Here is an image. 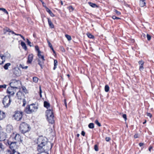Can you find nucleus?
<instances>
[{
  "label": "nucleus",
  "instance_id": "obj_48",
  "mask_svg": "<svg viewBox=\"0 0 154 154\" xmlns=\"http://www.w3.org/2000/svg\"><path fill=\"white\" fill-rule=\"evenodd\" d=\"M112 18L113 19H120V18H119V17H116V16H112Z\"/></svg>",
  "mask_w": 154,
  "mask_h": 154
},
{
  "label": "nucleus",
  "instance_id": "obj_14",
  "mask_svg": "<svg viewBox=\"0 0 154 154\" xmlns=\"http://www.w3.org/2000/svg\"><path fill=\"white\" fill-rule=\"evenodd\" d=\"M14 139L18 142L21 141L20 136L19 134H16L15 136Z\"/></svg>",
  "mask_w": 154,
  "mask_h": 154
},
{
  "label": "nucleus",
  "instance_id": "obj_61",
  "mask_svg": "<svg viewBox=\"0 0 154 154\" xmlns=\"http://www.w3.org/2000/svg\"><path fill=\"white\" fill-rule=\"evenodd\" d=\"M60 3H61V5H63V2L62 1H60Z\"/></svg>",
  "mask_w": 154,
  "mask_h": 154
},
{
  "label": "nucleus",
  "instance_id": "obj_21",
  "mask_svg": "<svg viewBox=\"0 0 154 154\" xmlns=\"http://www.w3.org/2000/svg\"><path fill=\"white\" fill-rule=\"evenodd\" d=\"M48 21L50 26L51 28H53L54 27V25L49 18H48Z\"/></svg>",
  "mask_w": 154,
  "mask_h": 154
},
{
  "label": "nucleus",
  "instance_id": "obj_33",
  "mask_svg": "<svg viewBox=\"0 0 154 154\" xmlns=\"http://www.w3.org/2000/svg\"><path fill=\"white\" fill-rule=\"evenodd\" d=\"M95 123L97 124L98 126L100 127L101 126L100 124L98 122L97 120H96L94 122Z\"/></svg>",
  "mask_w": 154,
  "mask_h": 154
},
{
  "label": "nucleus",
  "instance_id": "obj_1",
  "mask_svg": "<svg viewBox=\"0 0 154 154\" xmlns=\"http://www.w3.org/2000/svg\"><path fill=\"white\" fill-rule=\"evenodd\" d=\"M36 143L38 144L37 150L39 152L47 151L52 148L51 143L48 142L46 138L43 136H40L38 138Z\"/></svg>",
  "mask_w": 154,
  "mask_h": 154
},
{
  "label": "nucleus",
  "instance_id": "obj_49",
  "mask_svg": "<svg viewBox=\"0 0 154 154\" xmlns=\"http://www.w3.org/2000/svg\"><path fill=\"white\" fill-rule=\"evenodd\" d=\"M16 35H20L21 36V37L24 40H25V38L24 37L21 35V34H16Z\"/></svg>",
  "mask_w": 154,
  "mask_h": 154
},
{
  "label": "nucleus",
  "instance_id": "obj_15",
  "mask_svg": "<svg viewBox=\"0 0 154 154\" xmlns=\"http://www.w3.org/2000/svg\"><path fill=\"white\" fill-rule=\"evenodd\" d=\"M6 154H20V153L16 151L11 152L10 150H8L7 151Z\"/></svg>",
  "mask_w": 154,
  "mask_h": 154
},
{
  "label": "nucleus",
  "instance_id": "obj_55",
  "mask_svg": "<svg viewBox=\"0 0 154 154\" xmlns=\"http://www.w3.org/2000/svg\"><path fill=\"white\" fill-rule=\"evenodd\" d=\"M81 134L83 136H85V132L83 131H82V133H81Z\"/></svg>",
  "mask_w": 154,
  "mask_h": 154
},
{
  "label": "nucleus",
  "instance_id": "obj_44",
  "mask_svg": "<svg viewBox=\"0 0 154 154\" xmlns=\"http://www.w3.org/2000/svg\"><path fill=\"white\" fill-rule=\"evenodd\" d=\"M15 75L17 76H19L20 75V74H21V72H20V71H19V72H18V73H17L16 72V71H15Z\"/></svg>",
  "mask_w": 154,
  "mask_h": 154
},
{
  "label": "nucleus",
  "instance_id": "obj_20",
  "mask_svg": "<svg viewBox=\"0 0 154 154\" xmlns=\"http://www.w3.org/2000/svg\"><path fill=\"white\" fill-rule=\"evenodd\" d=\"M11 64L10 63H8L5 64L4 66L5 69L7 70L8 69V67L11 66Z\"/></svg>",
  "mask_w": 154,
  "mask_h": 154
},
{
  "label": "nucleus",
  "instance_id": "obj_37",
  "mask_svg": "<svg viewBox=\"0 0 154 154\" xmlns=\"http://www.w3.org/2000/svg\"><path fill=\"white\" fill-rule=\"evenodd\" d=\"M94 149L96 151H97L98 150V147L97 145H95L94 146Z\"/></svg>",
  "mask_w": 154,
  "mask_h": 154
},
{
  "label": "nucleus",
  "instance_id": "obj_2",
  "mask_svg": "<svg viewBox=\"0 0 154 154\" xmlns=\"http://www.w3.org/2000/svg\"><path fill=\"white\" fill-rule=\"evenodd\" d=\"M31 129L30 125L25 122H23L20 125L19 129L20 131L23 134L29 132Z\"/></svg>",
  "mask_w": 154,
  "mask_h": 154
},
{
  "label": "nucleus",
  "instance_id": "obj_59",
  "mask_svg": "<svg viewBox=\"0 0 154 154\" xmlns=\"http://www.w3.org/2000/svg\"><path fill=\"white\" fill-rule=\"evenodd\" d=\"M9 32H11L13 34H14L15 35H16V34L14 31L10 30Z\"/></svg>",
  "mask_w": 154,
  "mask_h": 154
},
{
  "label": "nucleus",
  "instance_id": "obj_56",
  "mask_svg": "<svg viewBox=\"0 0 154 154\" xmlns=\"http://www.w3.org/2000/svg\"><path fill=\"white\" fill-rule=\"evenodd\" d=\"M2 60L1 59V57H0V64H1L3 63V62H2Z\"/></svg>",
  "mask_w": 154,
  "mask_h": 154
},
{
  "label": "nucleus",
  "instance_id": "obj_8",
  "mask_svg": "<svg viewBox=\"0 0 154 154\" xmlns=\"http://www.w3.org/2000/svg\"><path fill=\"white\" fill-rule=\"evenodd\" d=\"M22 116V112L17 111L15 113L14 116L15 120L17 121H19L21 119Z\"/></svg>",
  "mask_w": 154,
  "mask_h": 154
},
{
  "label": "nucleus",
  "instance_id": "obj_12",
  "mask_svg": "<svg viewBox=\"0 0 154 154\" xmlns=\"http://www.w3.org/2000/svg\"><path fill=\"white\" fill-rule=\"evenodd\" d=\"M33 58V55L32 54L29 55L28 56V60L27 61V63H30L32 60Z\"/></svg>",
  "mask_w": 154,
  "mask_h": 154
},
{
  "label": "nucleus",
  "instance_id": "obj_51",
  "mask_svg": "<svg viewBox=\"0 0 154 154\" xmlns=\"http://www.w3.org/2000/svg\"><path fill=\"white\" fill-rule=\"evenodd\" d=\"M125 119V120L126 121L127 119L126 115V114H123L122 116Z\"/></svg>",
  "mask_w": 154,
  "mask_h": 154
},
{
  "label": "nucleus",
  "instance_id": "obj_30",
  "mask_svg": "<svg viewBox=\"0 0 154 154\" xmlns=\"http://www.w3.org/2000/svg\"><path fill=\"white\" fill-rule=\"evenodd\" d=\"M10 30V29L7 27H5L4 29V31L5 33H6L7 32H9Z\"/></svg>",
  "mask_w": 154,
  "mask_h": 154
},
{
  "label": "nucleus",
  "instance_id": "obj_4",
  "mask_svg": "<svg viewBox=\"0 0 154 154\" xmlns=\"http://www.w3.org/2000/svg\"><path fill=\"white\" fill-rule=\"evenodd\" d=\"M38 107L34 104H32L28 106L26 108L25 111L27 113H31L36 111Z\"/></svg>",
  "mask_w": 154,
  "mask_h": 154
},
{
  "label": "nucleus",
  "instance_id": "obj_10",
  "mask_svg": "<svg viewBox=\"0 0 154 154\" xmlns=\"http://www.w3.org/2000/svg\"><path fill=\"white\" fill-rule=\"evenodd\" d=\"M19 83H20V81L13 80H12V82L10 83V85L16 89L17 88Z\"/></svg>",
  "mask_w": 154,
  "mask_h": 154
},
{
  "label": "nucleus",
  "instance_id": "obj_53",
  "mask_svg": "<svg viewBox=\"0 0 154 154\" xmlns=\"http://www.w3.org/2000/svg\"><path fill=\"white\" fill-rule=\"evenodd\" d=\"M51 49H52V50L53 51V52L54 55L55 56L56 55V54L55 52L54 51V50L53 48L52 47Z\"/></svg>",
  "mask_w": 154,
  "mask_h": 154
},
{
  "label": "nucleus",
  "instance_id": "obj_52",
  "mask_svg": "<svg viewBox=\"0 0 154 154\" xmlns=\"http://www.w3.org/2000/svg\"><path fill=\"white\" fill-rule=\"evenodd\" d=\"M147 116H149L150 117V118H151L152 116V114L149 113H147Z\"/></svg>",
  "mask_w": 154,
  "mask_h": 154
},
{
  "label": "nucleus",
  "instance_id": "obj_42",
  "mask_svg": "<svg viewBox=\"0 0 154 154\" xmlns=\"http://www.w3.org/2000/svg\"><path fill=\"white\" fill-rule=\"evenodd\" d=\"M147 39L149 41L150 40L151 38V37L148 34H147Z\"/></svg>",
  "mask_w": 154,
  "mask_h": 154
},
{
  "label": "nucleus",
  "instance_id": "obj_18",
  "mask_svg": "<svg viewBox=\"0 0 154 154\" xmlns=\"http://www.w3.org/2000/svg\"><path fill=\"white\" fill-rule=\"evenodd\" d=\"M21 45L23 48L25 50L27 49V47L25 43L23 42H22L21 43Z\"/></svg>",
  "mask_w": 154,
  "mask_h": 154
},
{
  "label": "nucleus",
  "instance_id": "obj_5",
  "mask_svg": "<svg viewBox=\"0 0 154 154\" xmlns=\"http://www.w3.org/2000/svg\"><path fill=\"white\" fill-rule=\"evenodd\" d=\"M41 53L40 51H39L38 53V55L39 58H40V59L38 60V64L40 66L41 68L42 69L44 64V61L45 60V59L44 56L41 54Z\"/></svg>",
  "mask_w": 154,
  "mask_h": 154
},
{
  "label": "nucleus",
  "instance_id": "obj_36",
  "mask_svg": "<svg viewBox=\"0 0 154 154\" xmlns=\"http://www.w3.org/2000/svg\"><path fill=\"white\" fill-rule=\"evenodd\" d=\"M26 41L27 43V44L30 47L32 46V45H31V43L29 41V40L28 38L26 39Z\"/></svg>",
  "mask_w": 154,
  "mask_h": 154
},
{
  "label": "nucleus",
  "instance_id": "obj_43",
  "mask_svg": "<svg viewBox=\"0 0 154 154\" xmlns=\"http://www.w3.org/2000/svg\"><path fill=\"white\" fill-rule=\"evenodd\" d=\"M138 63L140 65H143L144 64V62L142 60H140L139 61Z\"/></svg>",
  "mask_w": 154,
  "mask_h": 154
},
{
  "label": "nucleus",
  "instance_id": "obj_35",
  "mask_svg": "<svg viewBox=\"0 0 154 154\" xmlns=\"http://www.w3.org/2000/svg\"><path fill=\"white\" fill-rule=\"evenodd\" d=\"M114 11L115 12L116 14L118 16L119 15L121 14V13L120 12H119V11H117L116 10H115Z\"/></svg>",
  "mask_w": 154,
  "mask_h": 154
},
{
  "label": "nucleus",
  "instance_id": "obj_45",
  "mask_svg": "<svg viewBox=\"0 0 154 154\" xmlns=\"http://www.w3.org/2000/svg\"><path fill=\"white\" fill-rule=\"evenodd\" d=\"M6 85H0V88H6Z\"/></svg>",
  "mask_w": 154,
  "mask_h": 154
},
{
  "label": "nucleus",
  "instance_id": "obj_19",
  "mask_svg": "<svg viewBox=\"0 0 154 154\" xmlns=\"http://www.w3.org/2000/svg\"><path fill=\"white\" fill-rule=\"evenodd\" d=\"M44 106L47 109H48L50 107V104L47 102L45 101L44 102Z\"/></svg>",
  "mask_w": 154,
  "mask_h": 154
},
{
  "label": "nucleus",
  "instance_id": "obj_11",
  "mask_svg": "<svg viewBox=\"0 0 154 154\" xmlns=\"http://www.w3.org/2000/svg\"><path fill=\"white\" fill-rule=\"evenodd\" d=\"M6 134L2 131H0V141H3L5 140L6 138Z\"/></svg>",
  "mask_w": 154,
  "mask_h": 154
},
{
  "label": "nucleus",
  "instance_id": "obj_29",
  "mask_svg": "<svg viewBox=\"0 0 154 154\" xmlns=\"http://www.w3.org/2000/svg\"><path fill=\"white\" fill-rule=\"evenodd\" d=\"M0 10L2 11L3 12H4L6 14H8V11L5 8H0Z\"/></svg>",
  "mask_w": 154,
  "mask_h": 154
},
{
  "label": "nucleus",
  "instance_id": "obj_31",
  "mask_svg": "<svg viewBox=\"0 0 154 154\" xmlns=\"http://www.w3.org/2000/svg\"><path fill=\"white\" fill-rule=\"evenodd\" d=\"M87 35L90 38H93L94 37V36L90 33H87Z\"/></svg>",
  "mask_w": 154,
  "mask_h": 154
},
{
  "label": "nucleus",
  "instance_id": "obj_40",
  "mask_svg": "<svg viewBox=\"0 0 154 154\" xmlns=\"http://www.w3.org/2000/svg\"><path fill=\"white\" fill-rule=\"evenodd\" d=\"M143 65H140L139 67V70L140 71L143 70Z\"/></svg>",
  "mask_w": 154,
  "mask_h": 154
},
{
  "label": "nucleus",
  "instance_id": "obj_28",
  "mask_svg": "<svg viewBox=\"0 0 154 154\" xmlns=\"http://www.w3.org/2000/svg\"><path fill=\"white\" fill-rule=\"evenodd\" d=\"M33 81L37 83L38 81V78L36 77H34L33 78Z\"/></svg>",
  "mask_w": 154,
  "mask_h": 154
},
{
  "label": "nucleus",
  "instance_id": "obj_41",
  "mask_svg": "<svg viewBox=\"0 0 154 154\" xmlns=\"http://www.w3.org/2000/svg\"><path fill=\"white\" fill-rule=\"evenodd\" d=\"M47 42L48 43L49 46L51 48H52L53 47H52V45L50 43V42L48 40H47Z\"/></svg>",
  "mask_w": 154,
  "mask_h": 154
},
{
  "label": "nucleus",
  "instance_id": "obj_7",
  "mask_svg": "<svg viewBox=\"0 0 154 154\" xmlns=\"http://www.w3.org/2000/svg\"><path fill=\"white\" fill-rule=\"evenodd\" d=\"M7 143L9 146L12 152L16 151L15 150L17 148V146L15 142H11L9 140H7Z\"/></svg>",
  "mask_w": 154,
  "mask_h": 154
},
{
  "label": "nucleus",
  "instance_id": "obj_32",
  "mask_svg": "<svg viewBox=\"0 0 154 154\" xmlns=\"http://www.w3.org/2000/svg\"><path fill=\"white\" fill-rule=\"evenodd\" d=\"M65 36L69 41H70L71 40V37L69 35H66Z\"/></svg>",
  "mask_w": 154,
  "mask_h": 154
},
{
  "label": "nucleus",
  "instance_id": "obj_17",
  "mask_svg": "<svg viewBox=\"0 0 154 154\" xmlns=\"http://www.w3.org/2000/svg\"><path fill=\"white\" fill-rule=\"evenodd\" d=\"M146 3L144 2V0H140V6L142 7H143L145 5Z\"/></svg>",
  "mask_w": 154,
  "mask_h": 154
},
{
  "label": "nucleus",
  "instance_id": "obj_63",
  "mask_svg": "<svg viewBox=\"0 0 154 154\" xmlns=\"http://www.w3.org/2000/svg\"><path fill=\"white\" fill-rule=\"evenodd\" d=\"M61 50L62 51H64V49L63 48H61Z\"/></svg>",
  "mask_w": 154,
  "mask_h": 154
},
{
  "label": "nucleus",
  "instance_id": "obj_57",
  "mask_svg": "<svg viewBox=\"0 0 154 154\" xmlns=\"http://www.w3.org/2000/svg\"><path fill=\"white\" fill-rule=\"evenodd\" d=\"M144 145V143H140L139 144V145L140 146H141Z\"/></svg>",
  "mask_w": 154,
  "mask_h": 154
},
{
  "label": "nucleus",
  "instance_id": "obj_34",
  "mask_svg": "<svg viewBox=\"0 0 154 154\" xmlns=\"http://www.w3.org/2000/svg\"><path fill=\"white\" fill-rule=\"evenodd\" d=\"M0 57H1V59H2V62H3V63H4V62L5 61V56L3 55H0Z\"/></svg>",
  "mask_w": 154,
  "mask_h": 154
},
{
  "label": "nucleus",
  "instance_id": "obj_9",
  "mask_svg": "<svg viewBox=\"0 0 154 154\" xmlns=\"http://www.w3.org/2000/svg\"><path fill=\"white\" fill-rule=\"evenodd\" d=\"M16 92V89L10 86L7 90V92L11 95H13Z\"/></svg>",
  "mask_w": 154,
  "mask_h": 154
},
{
  "label": "nucleus",
  "instance_id": "obj_13",
  "mask_svg": "<svg viewBox=\"0 0 154 154\" xmlns=\"http://www.w3.org/2000/svg\"><path fill=\"white\" fill-rule=\"evenodd\" d=\"M5 117V114L3 111H0V120H3Z\"/></svg>",
  "mask_w": 154,
  "mask_h": 154
},
{
  "label": "nucleus",
  "instance_id": "obj_54",
  "mask_svg": "<svg viewBox=\"0 0 154 154\" xmlns=\"http://www.w3.org/2000/svg\"><path fill=\"white\" fill-rule=\"evenodd\" d=\"M134 137L135 138H137L138 137V135L137 134H135L134 135Z\"/></svg>",
  "mask_w": 154,
  "mask_h": 154
},
{
  "label": "nucleus",
  "instance_id": "obj_50",
  "mask_svg": "<svg viewBox=\"0 0 154 154\" xmlns=\"http://www.w3.org/2000/svg\"><path fill=\"white\" fill-rule=\"evenodd\" d=\"M35 49L36 50L38 51V53L39 51H40L39 50L38 47V46H35Z\"/></svg>",
  "mask_w": 154,
  "mask_h": 154
},
{
  "label": "nucleus",
  "instance_id": "obj_23",
  "mask_svg": "<svg viewBox=\"0 0 154 154\" xmlns=\"http://www.w3.org/2000/svg\"><path fill=\"white\" fill-rule=\"evenodd\" d=\"M5 148L4 146L2 143L0 142V150H3Z\"/></svg>",
  "mask_w": 154,
  "mask_h": 154
},
{
  "label": "nucleus",
  "instance_id": "obj_24",
  "mask_svg": "<svg viewBox=\"0 0 154 154\" xmlns=\"http://www.w3.org/2000/svg\"><path fill=\"white\" fill-rule=\"evenodd\" d=\"M88 126L89 128L92 129L94 128V123H91L88 125Z\"/></svg>",
  "mask_w": 154,
  "mask_h": 154
},
{
  "label": "nucleus",
  "instance_id": "obj_60",
  "mask_svg": "<svg viewBox=\"0 0 154 154\" xmlns=\"http://www.w3.org/2000/svg\"><path fill=\"white\" fill-rule=\"evenodd\" d=\"M152 148V146H150L149 148V151H151V150Z\"/></svg>",
  "mask_w": 154,
  "mask_h": 154
},
{
  "label": "nucleus",
  "instance_id": "obj_39",
  "mask_svg": "<svg viewBox=\"0 0 154 154\" xmlns=\"http://www.w3.org/2000/svg\"><path fill=\"white\" fill-rule=\"evenodd\" d=\"M23 104L22 105L23 106H25V104L26 103V101L25 99H23Z\"/></svg>",
  "mask_w": 154,
  "mask_h": 154
},
{
  "label": "nucleus",
  "instance_id": "obj_16",
  "mask_svg": "<svg viewBox=\"0 0 154 154\" xmlns=\"http://www.w3.org/2000/svg\"><path fill=\"white\" fill-rule=\"evenodd\" d=\"M45 8H46V11L51 16L54 17V16L53 14L49 8H48L46 7H45Z\"/></svg>",
  "mask_w": 154,
  "mask_h": 154
},
{
  "label": "nucleus",
  "instance_id": "obj_26",
  "mask_svg": "<svg viewBox=\"0 0 154 154\" xmlns=\"http://www.w3.org/2000/svg\"><path fill=\"white\" fill-rule=\"evenodd\" d=\"M109 90V87L108 85H106L105 87V90L106 92H108Z\"/></svg>",
  "mask_w": 154,
  "mask_h": 154
},
{
  "label": "nucleus",
  "instance_id": "obj_27",
  "mask_svg": "<svg viewBox=\"0 0 154 154\" xmlns=\"http://www.w3.org/2000/svg\"><path fill=\"white\" fill-rule=\"evenodd\" d=\"M19 67L20 68H22L23 69H26L28 67V66H24L23 65L21 64H20Z\"/></svg>",
  "mask_w": 154,
  "mask_h": 154
},
{
  "label": "nucleus",
  "instance_id": "obj_38",
  "mask_svg": "<svg viewBox=\"0 0 154 154\" xmlns=\"http://www.w3.org/2000/svg\"><path fill=\"white\" fill-rule=\"evenodd\" d=\"M68 8L70 12L74 10V8L72 6H69Z\"/></svg>",
  "mask_w": 154,
  "mask_h": 154
},
{
  "label": "nucleus",
  "instance_id": "obj_58",
  "mask_svg": "<svg viewBox=\"0 0 154 154\" xmlns=\"http://www.w3.org/2000/svg\"><path fill=\"white\" fill-rule=\"evenodd\" d=\"M64 103L66 106V107H67V105H66V99H65L64 100Z\"/></svg>",
  "mask_w": 154,
  "mask_h": 154
},
{
  "label": "nucleus",
  "instance_id": "obj_6",
  "mask_svg": "<svg viewBox=\"0 0 154 154\" xmlns=\"http://www.w3.org/2000/svg\"><path fill=\"white\" fill-rule=\"evenodd\" d=\"M11 100L9 96H5L3 99V103L5 107H8L10 104Z\"/></svg>",
  "mask_w": 154,
  "mask_h": 154
},
{
  "label": "nucleus",
  "instance_id": "obj_22",
  "mask_svg": "<svg viewBox=\"0 0 154 154\" xmlns=\"http://www.w3.org/2000/svg\"><path fill=\"white\" fill-rule=\"evenodd\" d=\"M54 67L53 69L54 70H55L57 67V60H54Z\"/></svg>",
  "mask_w": 154,
  "mask_h": 154
},
{
  "label": "nucleus",
  "instance_id": "obj_47",
  "mask_svg": "<svg viewBox=\"0 0 154 154\" xmlns=\"http://www.w3.org/2000/svg\"><path fill=\"white\" fill-rule=\"evenodd\" d=\"M106 140V141H109L111 139L109 137H106L105 138Z\"/></svg>",
  "mask_w": 154,
  "mask_h": 154
},
{
  "label": "nucleus",
  "instance_id": "obj_3",
  "mask_svg": "<svg viewBox=\"0 0 154 154\" xmlns=\"http://www.w3.org/2000/svg\"><path fill=\"white\" fill-rule=\"evenodd\" d=\"M46 116L48 121L49 123L53 124L54 121V116L53 114V110L52 109H50L46 111Z\"/></svg>",
  "mask_w": 154,
  "mask_h": 154
},
{
  "label": "nucleus",
  "instance_id": "obj_64",
  "mask_svg": "<svg viewBox=\"0 0 154 154\" xmlns=\"http://www.w3.org/2000/svg\"><path fill=\"white\" fill-rule=\"evenodd\" d=\"M42 4H43V6H44V7H45L46 6H44V4H45V3H44L43 2H42Z\"/></svg>",
  "mask_w": 154,
  "mask_h": 154
},
{
  "label": "nucleus",
  "instance_id": "obj_25",
  "mask_svg": "<svg viewBox=\"0 0 154 154\" xmlns=\"http://www.w3.org/2000/svg\"><path fill=\"white\" fill-rule=\"evenodd\" d=\"M88 4L90 5V6H91V7H93V8H94V7H96L97 6L96 5V4L93 3L91 2H89Z\"/></svg>",
  "mask_w": 154,
  "mask_h": 154
},
{
  "label": "nucleus",
  "instance_id": "obj_46",
  "mask_svg": "<svg viewBox=\"0 0 154 154\" xmlns=\"http://www.w3.org/2000/svg\"><path fill=\"white\" fill-rule=\"evenodd\" d=\"M39 90H40V91H39V94L40 95V97H42V91L41 89V87L40 86L39 87Z\"/></svg>",
  "mask_w": 154,
  "mask_h": 154
},
{
  "label": "nucleus",
  "instance_id": "obj_62",
  "mask_svg": "<svg viewBox=\"0 0 154 154\" xmlns=\"http://www.w3.org/2000/svg\"><path fill=\"white\" fill-rule=\"evenodd\" d=\"M146 120H145L144 121V122L143 123V124H145L146 123Z\"/></svg>",
  "mask_w": 154,
  "mask_h": 154
}]
</instances>
